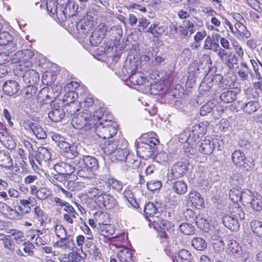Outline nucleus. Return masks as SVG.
Wrapping results in <instances>:
<instances>
[{"label": "nucleus", "mask_w": 262, "mask_h": 262, "mask_svg": "<svg viewBox=\"0 0 262 262\" xmlns=\"http://www.w3.org/2000/svg\"><path fill=\"white\" fill-rule=\"evenodd\" d=\"M99 114L101 115L100 111H96L91 117L87 113H80L72 118L71 124L75 129L88 130L94 127L96 119H100Z\"/></svg>", "instance_id": "1"}, {"label": "nucleus", "mask_w": 262, "mask_h": 262, "mask_svg": "<svg viewBox=\"0 0 262 262\" xmlns=\"http://www.w3.org/2000/svg\"><path fill=\"white\" fill-rule=\"evenodd\" d=\"M95 132L98 136L102 139L112 138L117 132V124L111 120H103L102 121L95 122Z\"/></svg>", "instance_id": "2"}, {"label": "nucleus", "mask_w": 262, "mask_h": 262, "mask_svg": "<svg viewBox=\"0 0 262 262\" xmlns=\"http://www.w3.org/2000/svg\"><path fill=\"white\" fill-rule=\"evenodd\" d=\"M232 161L236 166L249 170L253 168L255 163L253 160L246 158L245 154L240 150L234 151L232 154Z\"/></svg>", "instance_id": "3"}, {"label": "nucleus", "mask_w": 262, "mask_h": 262, "mask_svg": "<svg viewBox=\"0 0 262 262\" xmlns=\"http://www.w3.org/2000/svg\"><path fill=\"white\" fill-rule=\"evenodd\" d=\"M157 147L148 145L145 142H141L138 143L137 146V155L142 159L147 160L150 158H154L156 152Z\"/></svg>", "instance_id": "4"}, {"label": "nucleus", "mask_w": 262, "mask_h": 262, "mask_svg": "<svg viewBox=\"0 0 262 262\" xmlns=\"http://www.w3.org/2000/svg\"><path fill=\"white\" fill-rule=\"evenodd\" d=\"M72 27L76 29L77 33L81 36L86 35L89 31H91L92 27L93 25V20L88 19V17H84L83 19L79 22L71 20Z\"/></svg>", "instance_id": "5"}, {"label": "nucleus", "mask_w": 262, "mask_h": 262, "mask_svg": "<svg viewBox=\"0 0 262 262\" xmlns=\"http://www.w3.org/2000/svg\"><path fill=\"white\" fill-rule=\"evenodd\" d=\"M75 163L79 167L87 168L86 169L92 171L97 170L99 167L98 160L95 158L90 156H83L79 160L75 159Z\"/></svg>", "instance_id": "6"}, {"label": "nucleus", "mask_w": 262, "mask_h": 262, "mask_svg": "<svg viewBox=\"0 0 262 262\" xmlns=\"http://www.w3.org/2000/svg\"><path fill=\"white\" fill-rule=\"evenodd\" d=\"M95 203L99 207L108 209L113 208L117 204V201L113 196L105 192L98 198H96Z\"/></svg>", "instance_id": "7"}, {"label": "nucleus", "mask_w": 262, "mask_h": 262, "mask_svg": "<svg viewBox=\"0 0 262 262\" xmlns=\"http://www.w3.org/2000/svg\"><path fill=\"white\" fill-rule=\"evenodd\" d=\"M57 7H58L61 12L65 15L66 18V13H68V9L69 13L72 16V19L75 20L76 16L74 13L76 12L78 9V5L74 3L70 2V0H57Z\"/></svg>", "instance_id": "8"}, {"label": "nucleus", "mask_w": 262, "mask_h": 262, "mask_svg": "<svg viewBox=\"0 0 262 262\" xmlns=\"http://www.w3.org/2000/svg\"><path fill=\"white\" fill-rule=\"evenodd\" d=\"M50 108L51 110L48 113V117L52 121L59 122L65 117L64 110L58 104H50Z\"/></svg>", "instance_id": "9"}, {"label": "nucleus", "mask_w": 262, "mask_h": 262, "mask_svg": "<svg viewBox=\"0 0 262 262\" xmlns=\"http://www.w3.org/2000/svg\"><path fill=\"white\" fill-rule=\"evenodd\" d=\"M37 88L33 85H29L21 90L20 94L24 103H31L35 98Z\"/></svg>", "instance_id": "10"}, {"label": "nucleus", "mask_w": 262, "mask_h": 262, "mask_svg": "<svg viewBox=\"0 0 262 262\" xmlns=\"http://www.w3.org/2000/svg\"><path fill=\"white\" fill-rule=\"evenodd\" d=\"M31 203L30 198L28 200L21 199L17 201L16 205L14 206V211L17 216L28 213L31 209L30 205L34 206Z\"/></svg>", "instance_id": "11"}, {"label": "nucleus", "mask_w": 262, "mask_h": 262, "mask_svg": "<svg viewBox=\"0 0 262 262\" xmlns=\"http://www.w3.org/2000/svg\"><path fill=\"white\" fill-rule=\"evenodd\" d=\"M24 127L26 129L30 130L39 139L46 138L47 135L44 129L37 124L30 120L25 121L24 122Z\"/></svg>", "instance_id": "12"}, {"label": "nucleus", "mask_w": 262, "mask_h": 262, "mask_svg": "<svg viewBox=\"0 0 262 262\" xmlns=\"http://www.w3.org/2000/svg\"><path fill=\"white\" fill-rule=\"evenodd\" d=\"M208 123L206 122H200L196 124L192 127L191 130V140L194 142H196L200 138L202 137L207 132V126Z\"/></svg>", "instance_id": "13"}, {"label": "nucleus", "mask_w": 262, "mask_h": 262, "mask_svg": "<svg viewBox=\"0 0 262 262\" xmlns=\"http://www.w3.org/2000/svg\"><path fill=\"white\" fill-rule=\"evenodd\" d=\"M196 148L202 154H211L214 149V144L209 139L199 140L195 142Z\"/></svg>", "instance_id": "14"}, {"label": "nucleus", "mask_w": 262, "mask_h": 262, "mask_svg": "<svg viewBox=\"0 0 262 262\" xmlns=\"http://www.w3.org/2000/svg\"><path fill=\"white\" fill-rule=\"evenodd\" d=\"M24 80L26 82L33 85L39 81V74L33 69H28L25 67L21 68Z\"/></svg>", "instance_id": "15"}, {"label": "nucleus", "mask_w": 262, "mask_h": 262, "mask_svg": "<svg viewBox=\"0 0 262 262\" xmlns=\"http://www.w3.org/2000/svg\"><path fill=\"white\" fill-rule=\"evenodd\" d=\"M221 60L225 63L229 68L233 69L234 64L236 63L237 59L234 55H232V53L228 52L226 50L223 49L217 54Z\"/></svg>", "instance_id": "16"}, {"label": "nucleus", "mask_w": 262, "mask_h": 262, "mask_svg": "<svg viewBox=\"0 0 262 262\" xmlns=\"http://www.w3.org/2000/svg\"><path fill=\"white\" fill-rule=\"evenodd\" d=\"M54 169L57 173L66 177L67 175H71L75 171V167L72 164L63 162L56 164Z\"/></svg>", "instance_id": "17"}, {"label": "nucleus", "mask_w": 262, "mask_h": 262, "mask_svg": "<svg viewBox=\"0 0 262 262\" xmlns=\"http://www.w3.org/2000/svg\"><path fill=\"white\" fill-rule=\"evenodd\" d=\"M20 89L19 83L15 80L6 81L3 85L4 93L8 96L16 94Z\"/></svg>", "instance_id": "18"}, {"label": "nucleus", "mask_w": 262, "mask_h": 262, "mask_svg": "<svg viewBox=\"0 0 262 262\" xmlns=\"http://www.w3.org/2000/svg\"><path fill=\"white\" fill-rule=\"evenodd\" d=\"M222 222L231 231H237L239 228L238 219L230 214L224 215L222 217Z\"/></svg>", "instance_id": "19"}, {"label": "nucleus", "mask_w": 262, "mask_h": 262, "mask_svg": "<svg viewBox=\"0 0 262 262\" xmlns=\"http://www.w3.org/2000/svg\"><path fill=\"white\" fill-rule=\"evenodd\" d=\"M167 27L165 25L160 24V23L155 22L151 24L150 27L146 30V32L150 33L155 37H158L164 34H166Z\"/></svg>", "instance_id": "20"}, {"label": "nucleus", "mask_w": 262, "mask_h": 262, "mask_svg": "<svg viewBox=\"0 0 262 262\" xmlns=\"http://www.w3.org/2000/svg\"><path fill=\"white\" fill-rule=\"evenodd\" d=\"M35 156V161H36L39 165H41L43 161L47 162L51 159V154L49 150L42 146L38 147L37 153Z\"/></svg>", "instance_id": "21"}, {"label": "nucleus", "mask_w": 262, "mask_h": 262, "mask_svg": "<svg viewBox=\"0 0 262 262\" xmlns=\"http://www.w3.org/2000/svg\"><path fill=\"white\" fill-rule=\"evenodd\" d=\"M187 171V167L186 165L182 162H179L174 164L171 169V172L173 176L178 178L183 177Z\"/></svg>", "instance_id": "22"}, {"label": "nucleus", "mask_w": 262, "mask_h": 262, "mask_svg": "<svg viewBox=\"0 0 262 262\" xmlns=\"http://www.w3.org/2000/svg\"><path fill=\"white\" fill-rule=\"evenodd\" d=\"M0 166L7 169L12 167L13 160L9 152L5 150L0 151Z\"/></svg>", "instance_id": "23"}, {"label": "nucleus", "mask_w": 262, "mask_h": 262, "mask_svg": "<svg viewBox=\"0 0 262 262\" xmlns=\"http://www.w3.org/2000/svg\"><path fill=\"white\" fill-rule=\"evenodd\" d=\"M34 55V53L31 50H24L16 52L14 55V57L13 58V60L14 62H18L21 60L26 62V61L31 59Z\"/></svg>", "instance_id": "24"}, {"label": "nucleus", "mask_w": 262, "mask_h": 262, "mask_svg": "<svg viewBox=\"0 0 262 262\" xmlns=\"http://www.w3.org/2000/svg\"><path fill=\"white\" fill-rule=\"evenodd\" d=\"M52 139L56 145L64 151L71 144L68 142L67 138L58 134H54L52 136Z\"/></svg>", "instance_id": "25"}, {"label": "nucleus", "mask_w": 262, "mask_h": 262, "mask_svg": "<svg viewBox=\"0 0 262 262\" xmlns=\"http://www.w3.org/2000/svg\"><path fill=\"white\" fill-rule=\"evenodd\" d=\"M129 153L126 148H118L111 156V160L113 162L115 161H123L127 160Z\"/></svg>", "instance_id": "26"}, {"label": "nucleus", "mask_w": 262, "mask_h": 262, "mask_svg": "<svg viewBox=\"0 0 262 262\" xmlns=\"http://www.w3.org/2000/svg\"><path fill=\"white\" fill-rule=\"evenodd\" d=\"M240 107L245 113L251 114L258 109L259 105L257 101H250L247 103H242Z\"/></svg>", "instance_id": "27"}, {"label": "nucleus", "mask_w": 262, "mask_h": 262, "mask_svg": "<svg viewBox=\"0 0 262 262\" xmlns=\"http://www.w3.org/2000/svg\"><path fill=\"white\" fill-rule=\"evenodd\" d=\"M118 142L117 141L108 140L106 141L103 145L102 149L104 152L111 156L113 155L114 152L118 148Z\"/></svg>", "instance_id": "28"}, {"label": "nucleus", "mask_w": 262, "mask_h": 262, "mask_svg": "<svg viewBox=\"0 0 262 262\" xmlns=\"http://www.w3.org/2000/svg\"><path fill=\"white\" fill-rule=\"evenodd\" d=\"M117 257L120 262H129L132 258L130 250L126 248H121L117 253Z\"/></svg>", "instance_id": "29"}, {"label": "nucleus", "mask_w": 262, "mask_h": 262, "mask_svg": "<svg viewBox=\"0 0 262 262\" xmlns=\"http://www.w3.org/2000/svg\"><path fill=\"white\" fill-rule=\"evenodd\" d=\"M237 94V93L235 91L228 90L221 94L220 99L225 103H231L236 99Z\"/></svg>", "instance_id": "30"}, {"label": "nucleus", "mask_w": 262, "mask_h": 262, "mask_svg": "<svg viewBox=\"0 0 262 262\" xmlns=\"http://www.w3.org/2000/svg\"><path fill=\"white\" fill-rule=\"evenodd\" d=\"M55 231L56 236L62 241L69 240L72 241L73 236L71 235H68L66 229L61 225H57L55 228Z\"/></svg>", "instance_id": "31"}, {"label": "nucleus", "mask_w": 262, "mask_h": 262, "mask_svg": "<svg viewBox=\"0 0 262 262\" xmlns=\"http://www.w3.org/2000/svg\"><path fill=\"white\" fill-rule=\"evenodd\" d=\"M192 246L197 250L203 251L207 247L206 241L201 237H195L191 240Z\"/></svg>", "instance_id": "32"}, {"label": "nucleus", "mask_w": 262, "mask_h": 262, "mask_svg": "<svg viewBox=\"0 0 262 262\" xmlns=\"http://www.w3.org/2000/svg\"><path fill=\"white\" fill-rule=\"evenodd\" d=\"M229 212L230 215L236 217L238 220H243L245 217V213L243 208L237 203L233 204L229 208Z\"/></svg>", "instance_id": "33"}, {"label": "nucleus", "mask_w": 262, "mask_h": 262, "mask_svg": "<svg viewBox=\"0 0 262 262\" xmlns=\"http://www.w3.org/2000/svg\"><path fill=\"white\" fill-rule=\"evenodd\" d=\"M189 199L192 204L195 207H201L203 204V199L196 191H191L189 194Z\"/></svg>", "instance_id": "34"}, {"label": "nucleus", "mask_w": 262, "mask_h": 262, "mask_svg": "<svg viewBox=\"0 0 262 262\" xmlns=\"http://www.w3.org/2000/svg\"><path fill=\"white\" fill-rule=\"evenodd\" d=\"M228 251L231 255L242 254V249L239 244L234 239H230L228 242Z\"/></svg>", "instance_id": "35"}, {"label": "nucleus", "mask_w": 262, "mask_h": 262, "mask_svg": "<svg viewBox=\"0 0 262 262\" xmlns=\"http://www.w3.org/2000/svg\"><path fill=\"white\" fill-rule=\"evenodd\" d=\"M130 82L137 85H142L147 81L145 77H143L141 73H135L132 74L129 78Z\"/></svg>", "instance_id": "36"}, {"label": "nucleus", "mask_w": 262, "mask_h": 262, "mask_svg": "<svg viewBox=\"0 0 262 262\" xmlns=\"http://www.w3.org/2000/svg\"><path fill=\"white\" fill-rule=\"evenodd\" d=\"M122 34V30L120 26L108 27L107 36L114 38L115 40L119 39Z\"/></svg>", "instance_id": "37"}, {"label": "nucleus", "mask_w": 262, "mask_h": 262, "mask_svg": "<svg viewBox=\"0 0 262 262\" xmlns=\"http://www.w3.org/2000/svg\"><path fill=\"white\" fill-rule=\"evenodd\" d=\"M24 144L29 152V159L30 164H31L33 168L34 167H37V165L36 162H35V156L34 155V150L32 147V144L28 141H25L24 142Z\"/></svg>", "instance_id": "38"}, {"label": "nucleus", "mask_w": 262, "mask_h": 262, "mask_svg": "<svg viewBox=\"0 0 262 262\" xmlns=\"http://www.w3.org/2000/svg\"><path fill=\"white\" fill-rule=\"evenodd\" d=\"M243 191L242 188L233 187L229 191V195L231 200L235 203L240 201Z\"/></svg>", "instance_id": "39"}, {"label": "nucleus", "mask_w": 262, "mask_h": 262, "mask_svg": "<svg viewBox=\"0 0 262 262\" xmlns=\"http://www.w3.org/2000/svg\"><path fill=\"white\" fill-rule=\"evenodd\" d=\"M67 181V177L58 173L55 174L51 180V183L57 188H61L62 185L66 183Z\"/></svg>", "instance_id": "40"}, {"label": "nucleus", "mask_w": 262, "mask_h": 262, "mask_svg": "<svg viewBox=\"0 0 262 262\" xmlns=\"http://www.w3.org/2000/svg\"><path fill=\"white\" fill-rule=\"evenodd\" d=\"M255 196L253 193L248 189H246L243 191V193L241 199V202L244 206H248L251 203L252 200Z\"/></svg>", "instance_id": "41"}, {"label": "nucleus", "mask_w": 262, "mask_h": 262, "mask_svg": "<svg viewBox=\"0 0 262 262\" xmlns=\"http://www.w3.org/2000/svg\"><path fill=\"white\" fill-rule=\"evenodd\" d=\"M173 188L176 193L182 194L186 192L187 186L184 181H177L173 183Z\"/></svg>", "instance_id": "42"}, {"label": "nucleus", "mask_w": 262, "mask_h": 262, "mask_svg": "<svg viewBox=\"0 0 262 262\" xmlns=\"http://www.w3.org/2000/svg\"><path fill=\"white\" fill-rule=\"evenodd\" d=\"M180 232L185 235H192L195 232V228L191 224L182 223L179 226Z\"/></svg>", "instance_id": "43"}, {"label": "nucleus", "mask_w": 262, "mask_h": 262, "mask_svg": "<svg viewBox=\"0 0 262 262\" xmlns=\"http://www.w3.org/2000/svg\"><path fill=\"white\" fill-rule=\"evenodd\" d=\"M252 231L258 237H262V222L254 220L250 223Z\"/></svg>", "instance_id": "44"}, {"label": "nucleus", "mask_w": 262, "mask_h": 262, "mask_svg": "<svg viewBox=\"0 0 262 262\" xmlns=\"http://www.w3.org/2000/svg\"><path fill=\"white\" fill-rule=\"evenodd\" d=\"M195 223L200 229L206 232L209 231V225L208 220L201 216H199L196 219Z\"/></svg>", "instance_id": "45"}, {"label": "nucleus", "mask_w": 262, "mask_h": 262, "mask_svg": "<svg viewBox=\"0 0 262 262\" xmlns=\"http://www.w3.org/2000/svg\"><path fill=\"white\" fill-rule=\"evenodd\" d=\"M232 183L235 186L234 187L240 188L241 186H243L245 184V180L240 173H236L233 175L232 177Z\"/></svg>", "instance_id": "46"}, {"label": "nucleus", "mask_w": 262, "mask_h": 262, "mask_svg": "<svg viewBox=\"0 0 262 262\" xmlns=\"http://www.w3.org/2000/svg\"><path fill=\"white\" fill-rule=\"evenodd\" d=\"M99 230L100 234L105 237L111 236L114 233L113 228L110 224H102V225H100Z\"/></svg>", "instance_id": "47"}, {"label": "nucleus", "mask_w": 262, "mask_h": 262, "mask_svg": "<svg viewBox=\"0 0 262 262\" xmlns=\"http://www.w3.org/2000/svg\"><path fill=\"white\" fill-rule=\"evenodd\" d=\"M157 209L154 203L148 202L144 206V211L146 216H153L157 213Z\"/></svg>", "instance_id": "48"}, {"label": "nucleus", "mask_w": 262, "mask_h": 262, "mask_svg": "<svg viewBox=\"0 0 262 262\" xmlns=\"http://www.w3.org/2000/svg\"><path fill=\"white\" fill-rule=\"evenodd\" d=\"M249 205L254 210L260 211L262 209V197L260 195L254 196Z\"/></svg>", "instance_id": "49"}, {"label": "nucleus", "mask_w": 262, "mask_h": 262, "mask_svg": "<svg viewBox=\"0 0 262 262\" xmlns=\"http://www.w3.org/2000/svg\"><path fill=\"white\" fill-rule=\"evenodd\" d=\"M108 30V26L104 23H100L94 31L100 35V37L104 38L106 36H107Z\"/></svg>", "instance_id": "50"}, {"label": "nucleus", "mask_w": 262, "mask_h": 262, "mask_svg": "<svg viewBox=\"0 0 262 262\" xmlns=\"http://www.w3.org/2000/svg\"><path fill=\"white\" fill-rule=\"evenodd\" d=\"M37 198L41 200H45L51 195V191L46 187L39 188L36 192Z\"/></svg>", "instance_id": "51"}, {"label": "nucleus", "mask_w": 262, "mask_h": 262, "mask_svg": "<svg viewBox=\"0 0 262 262\" xmlns=\"http://www.w3.org/2000/svg\"><path fill=\"white\" fill-rule=\"evenodd\" d=\"M80 108L79 102L78 101L72 102L69 104L67 109V112L68 115L73 116L76 114Z\"/></svg>", "instance_id": "52"}, {"label": "nucleus", "mask_w": 262, "mask_h": 262, "mask_svg": "<svg viewBox=\"0 0 262 262\" xmlns=\"http://www.w3.org/2000/svg\"><path fill=\"white\" fill-rule=\"evenodd\" d=\"M64 152L68 155L67 157L71 159H74L78 155L77 146L74 143L71 144L69 147H68V149L65 150Z\"/></svg>", "instance_id": "53"}, {"label": "nucleus", "mask_w": 262, "mask_h": 262, "mask_svg": "<svg viewBox=\"0 0 262 262\" xmlns=\"http://www.w3.org/2000/svg\"><path fill=\"white\" fill-rule=\"evenodd\" d=\"M12 36L7 32L0 33V46H5L12 40Z\"/></svg>", "instance_id": "54"}, {"label": "nucleus", "mask_w": 262, "mask_h": 262, "mask_svg": "<svg viewBox=\"0 0 262 262\" xmlns=\"http://www.w3.org/2000/svg\"><path fill=\"white\" fill-rule=\"evenodd\" d=\"M125 162L127 164H128L129 166L132 167L135 169L138 168L141 164L140 160L135 159L134 156L130 154L128 156L127 159Z\"/></svg>", "instance_id": "55"}, {"label": "nucleus", "mask_w": 262, "mask_h": 262, "mask_svg": "<svg viewBox=\"0 0 262 262\" xmlns=\"http://www.w3.org/2000/svg\"><path fill=\"white\" fill-rule=\"evenodd\" d=\"M104 38L102 37H100V35H99L95 32H93L92 35L90 37V42L91 44L93 46H97L99 45L102 39Z\"/></svg>", "instance_id": "56"}, {"label": "nucleus", "mask_w": 262, "mask_h": 262, "mask_svg": "<svg viewBox=\"0 0 262 262\" xmlns=\"http://www.w3.org/2000/svg\"><path fill=\"white\" fill-rule=\"evenodd\" d=\"M214 104L213 102H208L206 104L203 105L200 110L201 115L204 116L209 113L213 110Z\"/></svg>", "instance_id": "57"}, {"label": "nucleus", "mask_w": 262, "mask_h": 262, "mask_svg": "<svg viewBox=\"0 0 262 262\" xmlns=\"http://www.w3.org/2000/svg\"><path fill=\"white\" fill-rule=\"evenodd\" d=\"M81 169L77 171V174L80 177L91 179L94 176V172L87 168L80 167Z\"/></svg>", "instance_id": "58"}, {"label": "nucleus", "mask_w": 262, "mask_h": 262, "mask_svg": "<svg viewBox=\"0 0 262 262\" xmlns=\"http://www.w3.org/2000/svg\"><path fill=\"white\" fill-rule=\"evenodd\" d=\"M2 142H3L4 145L6 148L10 150L14 149L16 145L15 142L11 137H6L3 139Z\"/></svg>", "instance_id": "59"}, {"label": "nucleus", "mask_w": 262, "mask_h": 262, "mask_svg": "<svg viewBox=\"0 0 262 262\" xmlns=\"http://www.w3.org/2000/svg\"><path fill=\"white\" fill-rule=\"evenodd\" d=\"M184 214L186 220L191 222H195L198 217L196 213L191 209H187Z\"/></svg>", "instance_id": "60"}, {"label": "nucleus", "mask_w": 262, "mask_h": 262, "mask_svg": "<svg viewBox=\"0 0 262 262\" xmlns=\"http://www.w3.org/2000/svg\"><path fill=\"white\" fill-rule=\"evenodd\" d=\"M108 183L114 189L117 191H120L122 190L123 185L121 182L118 181L116 179L112 178L108 180Z\"/></svg>", "instance_id": "61"}, {"label": "nucleus", "mask_w": 262, "mask_h": 262, "mask_svg": "<svg viewBox=\"0 0 262 262\" xmlns=\"http://www.w3.org/2000/svg\"><path fill=\"white\" fill-rule=\"evenodd\" d=\"M162 186V183L157 180H151L147 183V188L152 191L160 189Z\"/></svg>", "instance_id": "62"}, {"label": "nucleus", "mask_w": 262, "mask_h": 262, "mask_svg": "<svg viewBox=\"0 0 262 262\" xmlns=\"http://www.w3.org/2000/svg\"><path fill=\"white\" fill-rule=\"evenodd\" d=\"M191 254L190 252L186 249H181L179 251L178 257L181 261L188 260L190 259Z\"/></svg>", "instance_id": "63"}, {"label": "nucleus", "mask_w": 262, "mask_h": 262, "mask_svg": "<svg viewBox=\"0 0 262 262\" xmlns=\"http://www.w3.org/2000/svg\"><path fill=\"white\" fill-rule=\"evenodd\" d=\"M138 29L140 32H144L150 24L149 21L144 18H139L138 21Z\"/></svg>", "instance_id": "64"}]
</instances>
